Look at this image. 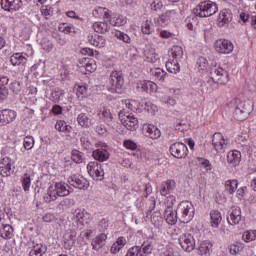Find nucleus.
<instances>
[{
    "label": "nucleus",
    "mask_w": 256,
    "mask_h": 256,
    "mask_svg": "<svg viewBox=\"0 0 256 256\" xmlns=\"http://www.w3.org/2000/svg\"><path fill=\"white\" fill-rule=\"evenodd\" d=\"M230 105L234 108L233 117L236 121H245L253 111V102L251 100L243 101L235 99Z\"/></svg>",
    "instance_id": "1"
},
{
    "label": "nucleus",
    "mask_w": 256,
    "mask_h": 256,
    "mask_svg": "<svg viewBox=\"0 0 256 256\" xmlns=\"http://www.w3.org/2000/svg\"><path fill=\"white\" fill-rule=\"evenodd\" d=\"M176 213L180 223H189L195 217V207L189 201H182L177 206Z\"/></svg>",
    "instance_id": "2"
},
{
    "label": "nucleus",
    "mask_w": 256,
    "mask_h": 256,
    "mask_svg": "<svg viewBox=\"0 0 256 256\" xmlns=\"http://www.w3.org/2000/svg\"><path fill=\"white\" fill-rule=\"evenodd\" d=\"M209 77L213 83L218 85H227L229 83V74L227 70L221 68L219 65L211 66L209 69Z\"/></svg>",
    "instance_id": "3"
},
{
    "label": "nucleus",
    "mask_w": 256,
    "mask_h": 256,
    "mask_svg": "<svg viewBox=\"0 0 256 256\" xmlns=\"http://www.w3.org/2000/svg\"><path fill=\"white\" fill-rule=\"evenodd\" d=\"M109 83L110 86H108V91H110V93H123V85H125L123 72L113 71L110 74Z\"/></svg>",
    "instance_id": "4"
},
{
    "label": "nucleus",
    "mask_w": 256,
    "mask_h": 256,
    "mask_svg": "<svg viewBox=\"0 0 256 256\" xmlns=\"http://www.w3.org/2000/svg\"><path fill=\"white\" fill-rule=\"evenodd\" d=\"M218 9L219 8L215 2L204 1L196 6L193 12L196 17H211V15H215V12L218 11Z\"/></svg>",
    "instance_id": "5"
},
{
    "label": "nucleus",
    "mask_w": 256,
    "mask_h": 256,
    "mask_svg": "<svg viewBox=\"0 0 256 256\" xmlns=\"http://www.w3.org/2000/svg\"><path fill=\"white\" fill-rule=\"evenodd\" d=\"M105 167H107V164H101L99 162H90L87 165L88 173L94 181H103V177H105Z\"/></svg>",
    "instance_id": "6"
},
{
    "label": "nucleus",
    "mask_w": 256,
    "mask_h": 256,
    "mask_svg": "<svg viewBox=\"0 0 256 256\" xmlns=\"http://www.w3.org/2000/svg\"><path fill=\"white\" fill-rule=\"evenodd\" d=\"M153 253V243L151 241H145L141 247L134 246L130 248L126 256H149Z\"/></svg>",
    "instance_id": "7"
},
{
    "label": "nucleus",
    "mask_w": 256,
    "mask_h": 256,
    "mask_svg": "<svg viewBox=\"0 0 256 256\" xmlns=\"http://www.w3.org/2000/svg\"><path fill=\"white\" fill-rule=\"evenodd\" d=\"M169 151L172 157H175L176 159H183L187 157V152L189 150L187 149V145L184 143L176 142L170 146Z\"/></svg>",
    "instance_id": "8"
},
{
    "label": "nucleus",
    "mask_w": 256,
    "mask_h": 256,
    "mask_svg": "<svg viewBox=\"0 0 256 256\" xmlns=\"http://www.w3.org/2000/svg\"><path fill=\"white\" fill-rule=\"evenodd\" d=\"M178 241L182 249L187 253H191L195 249V238L189 233L181 235Z\"/></svg>",
    "instance_id": "9"
},
{
    "label": "nucleus",
    "mask_w": 256,
    "mask_h": 256,
    "mask_svg": "<svg viewBox=\"0 0 256 256\" xmlns=\"http://www.w3.org/2000/svg\"><path fill=\"white\" fill-rule=\"evenodd\" d=\"M119 118L122 125H124L128 131H137V129H139V120H137L134 115L129 114L123 117L119 114Z\"/></svg>",
    "instance_id": "10"
},
{
    "label": "nucleus",
    "mask_w": 256,
    "mask_h": 256,
    "mask_svg": "<svg viewBox=\"0 0 256 256\" xmlns=\"http://www.w3.org/2000/svg\"><path fill=\"white\" fill-rule=\"evenodd\" d=\"M105 19L108 20V23L112 25V27H123V25L127 24V17L119 14H111L109 12H104Z\"/></svg>",
    "instance_id": "11"
},
{
    "label": "nucleus",
    "mask_w": 256,
    "mask_h": 256,
    "mask_svg": "<svg viewBox=\"0 0 256 256\" xmlns=\"http://www.w3.org/2000/svg\"><path fill=\"white\" fill-rule=\"evenodd\" d=\"M233 49H235V46L233 45V42L227 39H220L217 40L215 43V50L218 53H224L229 54L233 53Z\"/></svg>",
    "instance_id": "12"
},
{
    "label": "nucleus",
    "mask_w": 256,
    "mask_h": 256,
    "mask_svg": "<svg viewBox=\"0 0 256 256\" xmlns=\"http://www.w3.org/2000/svg\"><path fill=\"white\" fill-rule=\"evenodd\" d=\"M11 158L4 157L0 161V175L3 177H10L15 173V168L11 167Z\"/></svg>",
    "instance_id": "13"
},
{
    "label": "nucleus",
    "mask_w": 256,
    "mask_h": 256,
    "mask_svg": "<svg viewBox=\"0 0 256 256\" xmlns=\"http://www.w3.org/2000/svg\"><path fill=\"white\" fill-rule=\"evenodd\" d=\"M73 219L75 220L78 229H84L85 225H87V212H85V209H76L73 212Z\"/></svg>",
    "instance_id": "14"
},
{
    "label": "nucleus",
    "mask_w": 256,
    "mask_h": 256,
    "mask_svg": "<svg viewBox=\"0 0 256 256\" xmlns=\"http://www.w3.org/2000/svg\"><path fill=\"white\" fill-rule=\"evenodd\" d=\"M241 219H242L241 208L232 207L229 215L227 216V221L229 225H239V223H241Z\"/></svg>",
    "instance_id": "15"
},
{
    "label": "nucleus",
    "mask_w": 256,
    "mask_h": 256,
    "mask_svg": "<svg viewBox=\"0 0 256 256\" xmlns=\"http://www.w3.org/2000/svg\"><path fill=\"white\" fill-rule=\"evenodd\" d=\"M105 243H107V234L101 233L97 235L91 242L93 251H101L105 247Z\"/></svg>",
    "instance_id": "16"
},
{
    "label": "nucleus",
    "mask_w": 256,
    "mask_h": 256,
    "mask_svg": "<svg viewBox=\"0 0 256 256\" xmlns=\"http://www.w3.org/2000/svg\"><path fill=\"white\" fill-rule=\"evenodd\" d=\"M21 0H1V7L4 11H17L21 9Z\"/></svg>",
    "instance_id": "17"
},
{
    "label": "nucleus",
    "mask_w": 256,
    "mask_h": 256,
    "mask_svg": "<svg viewBox=\"0 0 256 256\" xmlns=\"http://www.w3.org/2000/svg\"><path fill=\"white\" fill-rule=\"evenodd\" d=\"M212 145L217 153H221L223 151V146L225 145V138L223 134L216 132L212 136Z\"/></svg>",
    "instance_id": "18"
},
{
    "label": "nucleus",
    "mask_w": 256,
    "mask_h": 256,
    "mask_svg": "<svg viewBox=\"0 0 256 256\" xmlns=\"http://www.w3.org/2000/svg\"><path fill=\"white\" fill-rule=\"evenodd\" d=\"M17 117V113L13 110L0 111V124L7 125Z\"/></svg>",
    "instance_id": "19"
},
{
    "label": "nucleus",
    "mask_w": 256,
    "mask_h": 256,
    "mask_svg": "<svg viewBox=\"0 0 256 256\" xmlns=\"http://www.w3.org/2000/svg\"><path fill=\"white\" fill-rule=\"evenodd\" d=\"M104 21L103 22H95L93 24V29L96 33H109V30L111 29V24H109V20L105 18V14L103 17Z\"/></svg>",
    "instance_id": "20"
},
{
    "label": "nucleus",
    "mask_w": 256,
    "mask_h": 256,
    "mask_svg": "<svg viewBox=\"0 0 256 256\" xmlns=\"http://www.w3.org/2000/svg\"><path fill=\"white\" fill-rule=\"evenodd\" d=\"M164 219L168 225H175L179 221V216H177V210L174 212L173 207L168 206L164 212Z\"/></svg>",
    "instance_id": "21"
},
{
    "label": "nucleus",
    "mask_w": 256,
    "mask_h": 256,
    "mask_svg": "<svg viewBox=\"0 0 256 256\" xmlns=\"http://www.w3.org/2000/svg\"><path fill=\"white\" fill-rule=\"evenodd\" d=\"M55 191L58 197H67L73 189L63 182H58L55 184Z\"/></svg>",
    "instance_id": "22"
},
{
    "label": "nucleus",
    "mask_w": 256,
    "mask_h": 256,
    "mask_svg": "<svg viewBox=\"0 0 256 256\" xmlns=\"http://www.w3.org/2000/svg\"><path fill=\"white\" fill-rule=\"evenodd\" d=\"M68 183L71 187H75V189H87V180L83 178L80 179L77 176H70Z\"/></svg>",
    "instance_id": "23"
},
{
    "label": "nucleus",
    "mask_w": 256,
    "mask_h": 256,
    "mask_svg": "<svg viewBox=\"0 0 256 256\" xmlns=\"http://www.w3.org/2000/svg\"><path fill=\"white\" fill-rule=\"evenodd\" d=\"M88 41L90 45H93V47H98L99 49H101L102 47H105V43H106L105 37L99 34L89 35Z\"/></svg>",
    "instance_id": "24"
},
{
    "label": "nucleus",
    "mask_w": 256,
    "mask_h": 256,
    "mask_svg": "<svg viewBox=\"0 0 256 256\" xmlns=\"http://www.w3.org/2000/svg\"><path fill=\"white\" fill-rule=\"evenodd\" d=\"M138 87L142 89V91H145V93H155L157 92V84L153 81L149 80H143L140 81L138 84Z\"/></svg>",
    "instance_id": "25"
},
{
    "label": "nucleus",
    "mask_w": 256,
    "mask_h": 256,
    "mask_svg": "<svg viewBox=\"0 0 256 256\" xmlns=\"http://www.w3.org/2000/svg\"><path fill=\"white\" fill-rule=\"evenodd\" d=\"M231 19H233V17L231 16V12L225 9L222 10L218 17V26L225 27V25H229V23H231Z\"/></svg>",
    "instance_id": "26"
},
{
    "label": "nucleus",
    "mask_w": 256,
    "mask_h": 256,
    "mask_svg": "<svg viewBox=\"0 0 256 256\" xmlns=\"http://www.w3.org/2000/svg\"><path fill=\"white\" fill-rule=\"evenodd\" d=\"M227 161L230 165H233V167H237V165L241 163V152L238 150L228 152Z\"/></svg>",
    "instance_id": "27"
},
{
    "label": "nucleus",
    "mask_w": 256,
    "mask_h": 256,
    "mask_svg": "<svg viewBox=\"0 0 256 256\" xmlns=\"http://www.w3.org/2000/svg\"><path fill=\"white\" fill-rule=\"evenodd\" d=\"M145 130L146 137H149L150 139H159V137H161V130H159V128L153 124H148L145 127Z\"/></svg>",
    "instance_id": "28"
},
{
    "label": "nucleus",
    "mask_w": 256,
    "mask_h": 256,
    "mask_svg": "<svg viewBox=\"0 0 256 256\" xmlns=\"http://www.w3.org/2000/svg\"><path fill=\"white\" fill-rule=\"evenodd\" d=\"M173 189H175V181L167 180L166 182L162 183L160 195L167 197V195H169Z\"/></svg>",
    "instance_id": "29"
},
{
    "label": "nucleus",
    "mask_w": 256,
    "mask_h": 256,
    "mask_svg": "<svg viewBox=\"0 0 256 256\" xmlns=\"http://www.w3.org/2000/svg\"><path fill=\"white\" fill-rule=\"evenodd\" d=\"M10 63L14 66L17 67L19 65H26L27 63V58L23 56L21 53H15L10 57Z\"/></svg>",
    "instance_id": "30"
},
{
    "label": "nucleus",
    "mask_w": 256,
    "mask_h": 256,
    "mask_svg": "<svg viewBox=\"0 0 256 256\" xmlns=\"http://www.w3.org/2000/svg\"><path fill=\"white\" fill-rule=\"evenodd\" d=\"M13 231V226L9 224H2L0 228V237H2V239H12Z\"/></svg>",
    "instance_id": "31"
},
{
    "label": "nucleus",
    "mask_w": 256,
    "mask_h": 256,
    "mask_svg": "<svg viewBox=\"0 0 256 256\" xmlns=\"http://www.w3.org/2000/svg\"><path fill=\"white\" fill-rule=\"evenodd\" d=\"M210 218L212 227H219L221 221H223V217L221 216V212H219V210H212L210 212Z\"/></svg>",
    "instance_id": "32"
},
{
    "label": "nucleus",
    "mask_w": 256,
    "mask_h": 256,
    "mask_svg": "<svg viewBox=\"0 0 256 256\" xmlns=\"http://www.w3.org/2000/svg\"><path fill=\"white\" fill-rule=\"evenodd\" d=\"M213 245L207 241L202 242L198 248V254L201 256H210Z\"/></svg>",
    "instance_id": "33"
},
{
    "label": "nucleus",
    "mask_w": 256,
    "mask_h": 256,
    "mask_svg": "<svg viewBox=\"0 0 256 256\" xmlns=\"http://www.w3.org/2000/svg\"><path fill=\"white\" fill-rule=\"evenodd\" d=\"M92 156L96 161H107L109 159V152L106 149H97L93 152Z\"/></svg>",
    "instance_id": "34"
},
{
    "label": "nucleus",
    "mask_w": 256,
    "mask_h": 256,
    "mask_svg": "<svg viewBox=\"0 0 256 256\" xmlns=\"http://www.w3.org/2000/svg\"><path fill=\"white\" fill-rule=\"evenodd\" d=\"M150 75L154 77V79H158V81H165V77H167V72H165L161 68L150 69Z\"/></svg>",
    "instance_id": "35"
},
{
    "label": "nucleus",
    "mask_w": 256,
    "mask_h": 256,
    "mask_svg": "<svg viewBox=\"0 0 256 256\" xmlns=\"http://www.w3.org/2000/svg\"><path fill=\"white\" fill-rule=\"evenodd\" d=\"M63 95H65V91L61 90V88H54L52 89V92L50 95V101H53V103H59Z\"/></svg>",
    "instance_id": "36"
},
{
    "label": "nucleus",
    "mask_w": 256,
    "mask_h": 256,
    "mask_svg": "<svg viewBox=\"0 0 256 256\" xmlns=\"http://www.w3.org/2000/svg\"><path fill=\"white\" fill-rule=\"evenodd\" d=\"M55 129L61 133H71V125H67V122L58 120L55 125Z\"/></svg>",
    "instance_id": "37"
},
{
    "label": "nucleus",
    "mask_w": 256,
    "mask_h": 256,
    "mask_svg": "<svg viewBox=\"0 0 256 256\" xmlns=\"http://www.w3.org/2000/svg\"><path fill=\"white\" fill-rule=\"evenodd\" d=\"M237 187H239V181L237 180H228L225 183V189L230 195H233L237 191Z\"/></svg>",
    "instance_id": "38"
},
{
    "label": "nucleus",
    "mask_w": 256,
    "mask_h": 256,
    "mask_svg": "<svg viewBox=\"0 0 256 256\" xmlns=\"http://www.w3.org/2000/svg\"><path fill=\"white\" fill-rule=\"evenodd\" d=\"M64 239H65V243H68V246L66 247V249H71V247H73V245H75V241H77V237L75 236V232L70 231L67 232L64 235Z\"/></svg>",
    "instance_id": "39"
},
{
    "label": "nucleus",
    "mask_w": 256,
    "mask_h": 256,
    "mask_svg": "<svg viewBox=\"0 0 256 256\" xmlns=\"http://www.w3.org/2000/svg\"><path fill=\"white\" fill-rule=\"evenodd\" d=\"M126 107H128L130 109V111H141L143 104H141L139 101L137 100H126Z\"/></svg>",
    "instance_id": "40"
},
{
    "label": "nucleus",
    "mask_w": 256,
    "mask_h": 256,
    "mask_svg": "<svg viewBox=\"0 0 256 256\" xmlns=\"http://www.w3.org/2000/svg\"><path fill=\"white\" fill-rule=\"evenodd\" d=\"M99 115L101 119L104 120L105 123H111V121L113 120V116L111 115V110H109V108L104 107L100 112Z\"/></svg>",
    "instance_id": "41"
},
{
    "label": "nucleus",
    "mask_w": 256,
    "mask_h": 256,
    "mask_svg": "<svg viewBox=\"0 0 256 256\" xmlns=\"http://www.w3.org/2000/svg\"><path fill=\"white\" fill-rule=\"evenodd\" d=\"M21 183L24 191H29L31 189V174L25 173L21 177Z\"/></svg>",
    "instance_id": "42"
},
{
    "label": "nucleus",
    "mask_w": 256,
    "mask_h": 256,
    "mask_svg": "<svg viewBox=\"0 0 256 256\" xmlns=\"http://www.w3.org/2000/svg\"><path fill=\"white\" fill-rule=\"evenodd\" d=\"M71 159L74 163H83L85 159V154L79 150H72L71 152Z\"/></svg>",
    "instance_id": "43"
},
{
    "label": "nucleus",
    "mask_w": 256,
    "mask_h": 256,
    "mask_svg": "<svg viewBox=\"0 0 256 256\" xmlns=\"http://www.w3.org/2000/svg\"><path fill=\"white\" fill-rule=\"evenodd\" d=\"M77 121L78 125H80L81 127H89V125L91 124L89 116H87V114L85 113L79 114L77 117Z\"/></svg>",
    "instance_id": "44"
},
{
    "label": "nucleus",
    "mask_w": 256,
    "mask_h": 256,
    "mask_svg": "<svg viewBox=\"0 0 256 256\" xmlns=\"http://www.w3.org/2000/svg\"><path fill=\"white\" fill-rule=\"evenodd\" d=\"M166 69H167V71H169V73L176 74V73H179L181 67L179 66V63L174 62V64H173V62H171V60H168L166 62Z\"/></svg>",
    "instance_id": "45"
},
{
    "label": "nucleus",
    "mask_w": 256,
    "mask_h": 256,
    "mask_svg": "<svg viewBox=\"0 0 256 256\" xmlns=\"http://www.w3.org/2000/svg\"><path fill=\"white\" fill-rule=\"evenodd\" d=\"M144 55L149 63H157L159 60V54L155 53L154 50L149 52L145 51Z\"/></svg>",
    "instance_id": "46"
},
{
    "label": "nucleus",
    "mask_w": 256,
    "mask_h": 256,
    "mask_svg": "<svg viewBox=\"0 0 256 256\" xmlns=\"http://www.w3.org/2000/svg\"><path fill=\"white\" fill-rule=\"evenodd\" d=\"M242 239L246 243H249V241H255L256 231L255 230L245 231L242 235Z\"/></svg>",
    "instance_id": "47"
},
{
    "label": "nucleus",
    "mask_w": 256,
    "mask_h": 256,
    "mask_svg": "<svg viewBox=\"0 0 256 256\" xmlns=\"http://www.w3.org/2000/svg\"><path fill=\"white\" fill-rule=\"evenodd\" d=\"M185 24L189 31H193L195 25H197V15L187 17L185 20Z\"/></svg>",
    "instance_id": "48"
},
{
    "label": "nucleus",
    "mask_w": 256,
    "mask_h": 256,
    "mask_svg": "<svg viewBox=\"0 0 256 256\" xmlns=\"http://www.w3.org/2000/svg\"><path fill=\"white\" fill-rule=\"evenodd\" d=\"M170 53L173 59H181V57H183V48H181V46H174Z\"/></svg>",
    "instance_id": "49"
},
{
    "label": "nucleus",
    "mask_w": 256,
    "mask_h": 256,
    "mask_svg": "<svg viewBox=\"0 0 256 256\" xmlns=\"http://www.w3.org/2000/svg\"><path fill=\"white\" fill-rule=\"evenodd\" d=\"M198 165L205 169V171H211V169H213L211 162L205 158H198Z\"/></svg>",
    "instance_id": "50"
},
{
    "label": "nucleus",
    "mask_w": 256,
    "mask_h": 256,
    "mask_svg": "<svg viewBox=\"0 0 256 256\" xmlns=\"http://www.w3.org/2000/svg\"><path fill=\"white\" fill-rule=\"evenodd\" d=\"M231 255H239L243 251V246L240 243L231 244L228 247Z\"/></svg>",
    "instance_id": "51"
},
{
    "label": "nucleus",
    "mask_w": 256,
    "mask_h": 256,
    "mask_svg": "<svg viewBox=\"0 0 256 256\" xmlns=\"http://www.w3.org/2000/svg\"><path fill=\"white\" fill-rule=\"evenodd\" d=\"M93 59L91 58H81L78 63V68L80 69L81 73L87 74L85 69L89 63H91Z\"/></svg>",
    "instance_id": "52"
},
{
    "label": "nucleus",
    "mask_w": 256,
    "mask_h": 256,
    "mask_svg": "<svg viewBox=\"0 0 256 256\" xmlns=\"http://www.w3.org/2000/svg\"><path fill=\"white\" fill-rule=\"evenodd\" d=\"M142 33L144 35H151V33H153V23L151 21L147 20L142 25Z\"/></svg>",
    "instance_id": "53"
},
{
    "label": "nucleus",
    "mask_w": 256,
    "mask_h": 256,
    "mask_svg": "<svg viewBox=\"0 0 256 256\" xmlns=\"http://www.w3.org/2000/svg\"><path fill=\"white\" fill-rule=\"evenodd\" d=\"M33 145H35L33 136H26L24 138V149H26V151H31V149H33Z\"/></svg>",
    "instance_id": "54"
},
{
    "label": "nucleus",
    "mask_w": 256,
    "mask_h": 256,
    "mask_svg": "<svg viewBox=\"0 0 256 256\" xmlns=\"http://www.w3.org/2000/svg\"><path fill=\"white\" fill-rule=\"evenodd\" d=\"M197 65H198V69L200 71H205L209 65V62L207 61V58L205 57H200L197 60Z\"/></svg>",
    "instance_id": "55"
},
{
    "label": "nucleus",
    "mask_w": 256,
    "mask_h": 256,
    "mask_svg": "<svg viewBox=\"0 0 256 256\" xmlns=\"http://www.w3.org/2000/svg\"><path fill=\"white\" fill-rule=\"evenodd\" d=\"M115 37L123 43H131V37H129L125 32H116Z\"/></svg>",
    "instance_id": "56"
},
{
    "label": "nucleus",
    "mask_w": 256,
    "mask_h": 256,
    "mask_svg": "<svg viewBox=\"0 0 256 256\" xmlns=\"http://www.w3.org/2000/svg\"><path fill=\"white\" fill-rule=\"evenodd\" d=\"M80 141L83 149L89 150L93 148V143H91V140L88 137L83 136Z\"/></svg>",
    "instance_id": "57"
},
{
    "label": "nucleus",
    "mask_w": 256,
    "mask_h": 256,
    "mask_svg": "<svg viewBox=\"0 0 256 256\" xmlns=\"http://www.w3.org/2000/svg\"><path fill=\"white\" fill-rule=\"evenodd\" d=\"M33 250L39 255L43 256L44 253H47V247L43 246V244H34Z\"/></svg>",
    "instance_id": "58"
},
{
    "label": "nucleus",
    "mask_w": 256,
    "mask_h": 256,
    "mask_svg": "<svg viewBox=\"0 0 256 256\" xmlns=\"http://www.w3.org/2000/svg\"><path fill=\"white\" fill-rule=\"evenodd\" d=\"M150 8L152 11H161V9H163V3H161L159 0H154L151 3Z\"/></svg>",
    "instance_id": "59"
},
{
    "label": "nucleus",
    "mask_w": 256,
    "mask_h": 256,
    "mask_svg": "<svg viewBox=\"0 0 256 256\" xmlns=\"http://www.w3.org/2000/svg\"><path fill=\"white\" fill-rule=\"evenodd\" d=\"M124 147L130 149V151H135L137 149V144L133 140H125Z\"/></svg>",
    "instance_id": "60"
},
{
    "label": "nucleus",
    "mask_w": 256,
    "mask_h": 256,
    "mask_svg": "<svg viewBox=\"0 0 256 256\" xmlns=\"http://www.w3.org/2000/svg\"><path fill=\"white\" fill-rule=\"evenodd\" d=\"M162 101L165 103V105H172V106L177 103V101L169 95L162 96Z\"/></svg>",
    "instance_id": "61"
},
{
    "label": "nucleus",
    "mask_w": 256,
    "mask_h": 256,
    "mask_svg": "<svg viewBox=\"0 0 256 256\" xmlns=\"http://www.w3.org/2000/svg\"><path fill=\"white\" fill-rule=\"evenodd\" d=\"M76 95L79 98H82V99H83V97H86V95H87V87H85V86H78Z\"/></svg>",
    "instance_id": "62"
},
{
    "label": "nucleus",
    "mask_w": 256,
    "mask_h": 256,
    "mask_svg": "<svg viewBox=\"0 0 256 256\" xmlns=\"http://www.w3.org/2000/svg\"><path fill=\"white\" fill-rule=\"evenodd\" d=\"M160 256H177V252L173 248H167L160 253Z\"/></svg>",
    "instance_id": "63"
},
{
    "label": "nucleus",
    "mask_w": 256,
    "mask_h": 256,
    "mask_svg": "<svg viewBox=\"0 0 256 256\" xmlns=\"http://www.w3.org/2000/svg\"><path fill=\"white\" fill-rule=\"evenodd\" d=\"M11 89L13 93H15L16 95L21 93V82H17V81L13 82L11 84Z\"/></svg>",
    "instance_id": "64"
}]
</instances>
